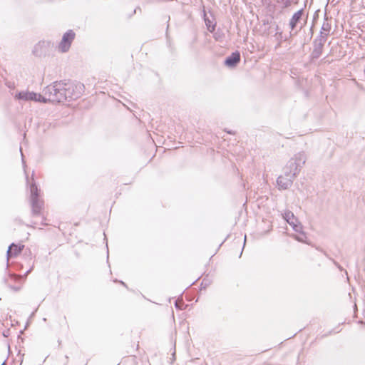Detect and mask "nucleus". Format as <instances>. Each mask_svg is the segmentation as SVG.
<instances>
[{
    "label": "nucleus",
    "instance_id": "1",
    "mask_svg": "<svg viewBox=\"0 0 365 365\" xmlns=\"http://www.w3.org/2000/svg\"><path fill=\"white\" fill-rule=\"evenodd\" d=\"M307 160L306 155L303 152L295 154L287 163L284 168L286 173H291L295 177L299 174L302 167Z\"/></svg>",
    "mask_w": 365,
    "mask_h": 365
},
{
    "label": "nucleus",
    "instance_id": "2",
    "mask_svg": "<svg viewBox=\"0 0 365 365\" xmlns=\"http://www.w3.org/2000/svg\"><path fill=\"white\" fill-rule=\"evenodd\" d=\"M83 85L73 84L71 83H64V90L66 96V101L76 99L80 97Z\"/></svg>",
    "mask_w": 365,
    "mask_h": 365
},
{
    "label": "nucleus",
    "instance_id": "3",
    "mask_svg": "<svg viewBox=\"0 0 365 365\" xmlns=\"http://www.w3.org/2000/svg\"><path fill=\"white\" fill-rule=\"evenodd\" d=\"M15 99L23 101H35V102H43L45 101L43 96L32 91H22L18 92L15 96Z\"/></svg>",
    "mask_w": 365,
    "mask_h": 365
},
{
    "label": "nucleus",
    "instance_id": "4",
    "mask_svg": "<svg viewBox=\"0 0 365 365\" xmlns=\"http://www.w3.org/2000/svg\"><path fill=\"white\" fill-rule=\"evenodd\" d=\"M60 89L61 85L56 84V82L46 87L43 91V98H45V101H43V103H47L48 101L55 102L54 99H53V97L56 98L57 91H59Z\"/></svg>",
    "mask_w": 365,
    "mask_h": 365
},
{
    "label": "nucleus",
    "instance_id": "5",
    "mask_svg": "<svg viewBox=\"0 0 365 365\" xmlns=\"http://www.w3.org/2000/svg\"><path fill=\"white\" fill-rule=\"evenodd\" d=\"M74 38L75 33L72 30L65 33L58 46L59 51L63 53L68 51Z\"/></svg>",
    "mask_w": 365,
    "mask_h": 365
},
{
    "label": "nucleus",
    "instance_id": "6",
    "mask_svg": "<svg viewBox=\"0 0 365 365\" xmlns=\"http://www.w3.org/2000/svg\"><path fill=\"white\" fill-rule=\"evenodd\" d=\"M296 177L291 173H286L284 172V175H280L277 180V183L279 189L286 190L289 188L293 182Z\"/></svg>",
    "mask_w": 365,
    "mask_h": 365
},
{
    "label": "nucleus",
    "instance_id": "7",
    "mask_svg": "<svg viewBox=\"0 0 365 365\" xmlns=\"http://www.w3.org/2000/svg\"><path fill=\"white\" fill-rule=\"evenodd\" d=\"M326 41L325 36H323V32L321 31L320 37L314 41V48L312 53L313 58H318L322 55L323 46Z\"/></svg>",
    "mask_w": 365,
    "mask_h": 365
},
{
    "label": "nucleus",
    "instance_id": "8",
    "mask_svg": "<svg viewBox=\"0 0 365 365\" xmlns=\"http://www.w3.org/2000/svg\"><path fill=\"white\" fill-rule=\"evenodd\" d=\"M283 218L289 223L296 232H300L302 226L299 223L298 220L295 217L293 212L291 211H286L282 215Z\"/></svg>",
    "mask_w": 365,
    "mask_h": 365
},
{
    "label": "nucleus",
    "instance_id": "9",
    "mask_svg": "<svg viewBox=\"0 0 365 365\" xmlns=\"http://www.w3.org/2000/svg\"><path fill=\"white\" fill-rule=\"evenodd\" d=\"M49 47V42L41 41L34 46L33 52L36 56H41L48 51Z\"/></svg>",
    "mask_w": 365,
    "mask_h": 365
},
{
    "label": "nucleus",
    "instance_id": "10",
    "mask_svg": "<svg viewBox=\"0 0 365 365\" xmlns=\"http://www.w3.org/2000/svg\"><path fill=\"white\" fill-rule=\"evenodd\" d=\"M303 14V10H299L294 14L289 21V26L292 30H294L297 25L300 22Z\"/></svg>",
    "mask_w": 365,
    "mask_h": 365
},
{
    "label": "nucleus",
    "instance_id": "11",
    "mask_svg": "<svg viewBox=\"0 0 365 365\" xmlns=\"http://www.w3.org/2000/svg\"><path fill=\"white\" fill-rule=\"evenodd\" d=\"M240 61V55L239 53H233L230 56L227 58L225 61L226 66L229 67H233L237 65Z\"/></svg>",
    "mask_w": 365,
    "mask_h": 365
},
{
    "label": "nucleus",
    "instance_id": "12",
    "mask_svg": "<svg viewBox=\"0 0 365 365\" xmlns=\"http://www.w3.org/2000/svg\"><path fill=\"white\" fill-rule=\"evenodd\" d=\"M56 84L61 85V89L59 91H57L56 98L53 97V99H54V101H56V103L63 102L66 101V96L64 90V83L56 82Z\"/></svg>",
    "mask_w": 365,
    "mask_h": 365
},
{
    "label": "nucleus",
    "instance_id": "13",
    "mask_svg": "<svg viewBox=\"0 0 365 365\" xmlns=\"http://www.w3.org/2000/svg\"><path fill=\"white\" fill-rule=\"evenodd\" d=\"M23 248H24V245L21 247V246H18L14 243L11 244L9 246V250L7 251L8 257L16 256L21 252Z\"/></svg>",
    "mask_w": 365,
    "mask_h": 365
},
{
    "label": "nucleus",
    "instance_id": "14",
    "mask_svg": "<svg viewBox=\"0 0 365 365\" xmlns=\"http://www.w3.org/2000/svg\"><path fill=\"white\" fill-rule=\"evenodd\" d=\"M31 200L34 214H39L43 206V202L38 198L31 199Z\"/></svg>",
    "mask_w": 365,
    "mask_h": 365
},
{
    "label": "nucleus",
    "instance_id": "15",
    "mask_svg": "<svg viewBox=\"0 0 365 365\" xmlns=\"http://www.w3.org/2000/svg\"><path fill=\"white\" fill-rule=\"evenodd\" d=\"M31 199L38 198V190L35 183H32L30 187Z\"/></svg>",
    "mask_w": 365,
    "mask_h": 365
},
{
    "label": "nucleus",
    "instance_id": "16",
    "mask_svg": "<svg viewBox=\"0 0 365 365\" xmlns=\"http://www.w3.org/2000/svg\"><path fill=\"white\" fill-rule=\"evenodd\" d=\"M330 29H331V26H330L329 24L327 22H324L321 31L323 32V36H325L326 39H327V36L328 35V34L330 31Z\"/></svg>",
    "mask_w": 365,
    "mask_h": 365
},
{
    "label": "nucleus",
    "instance_id": "17",
    "mask_svg": "<svg viewBox=\"0 0 365 365\" xmlns=\"http://www.w3.org/2000/svg\"><path fill=\"white\" fill-rule=\"evenodd\" d=\"M284 3V7L288 8L292 4V0H282Z\"/></svg>",
    "mask_w": 365,
    "mask_h": 365
},
{
    "label": "nucleus",
    "instance_id": "18",
    "mask_svg": "<svg viewBox=\"0 0 365 365\" xmlns=\"http://www.w3.org/2000/svg\"><path fill=\"white\" fill-rule=\"evenodd\" d=\"M297 240L298 241H302V240H301L300 238H299V237H297Z\"/></svg>",
    "mask_w": 365,
    "mask_h": 365
},
{
    "label": "nucleus",
    "instance_id": "19",
    "mask_svg": "<svg viewBox=\"0 0 365 365\" xmlns=\"http://www.w3.org/2000/svg\"><path fill=\"white\" fill-rule=\"evenodd\" d=\"M1 365H6V362L4 361Z\"/></svg>",
    "mask_w": 365,
    "mask_h": 365
},
{
    "label": "nucleus",
    "instance_id": "20",
    "mask_svg": "<svg viewBox=\"0 0 365 365\" xmlns=\"http://www.w3.org/2000/svg\"><path fill=\"white\" fill-rule=\"evenodd\" d=\"M175 306H176V307H178V306H180V304H178V303L176 302Z\"/></svg>",
    "mask_w": 365,
    "mask_h": 365
},
{
    "label": "nucleus",
    "instance_id": "21",
    "mask_svg": "<svg viewBox=\"0 0 365 365\" xmlns=\"http://www.w3.org/2000/svg\"><path fill=\"white\" fill-rule=\"evenodd\" d=\"M175 306H176V307H178V306H180V304H178V303L176 302Z\"/></svg>",
    "mask_w": 365,
    "mask_h": 365
}]
</instances>
